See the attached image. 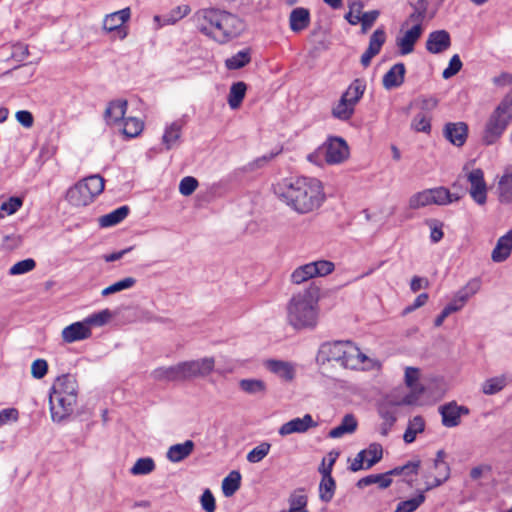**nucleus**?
<instances>
[{
    "mask_svg": "<svg viewBox=\"0 0 512 512\" xmlns=\"http://www.w3.org/2000/svg\"><path fill=\"white\" fill-rule=\"evenodd\" d=\"M155 469V463L152 458H140L130 469L132 475H147Z\"/></svg>",
    "mask_w": 512,
    "mask_h": 512,
    "instance_id": "8fccbe9b",
    "label": "nucleus"
},
{
    "mask_svg": "<svg viewBox=\"0 0 512 512\" xmlns=\"http://www.w3.org/2000/svg\"><path fill=\"white\" fill-rule=\"evenodd\" d=\"M193 363L196 377H205L209 375L215 367V360L213 357H204L193 360Z\"/></svg>",
    "mask_w": 512,
    "mask_h": 512,
    "instance_id": "09e8293b",
    "label": "nucleus"
},
{
    "mask_svg": "<svg viewBox=\"0 0 512 512\" xmlns=\"http://www.w3.org/2000/svg\"><path fill=\"white\" fill-rule=\"evenodd\" d=\"M335 269L333 262L328 260H317L297 267L290 275L293 284L300 285L315 277H324L331 274Z\"/></svg>",
    "mask_w": 512,
    "mask_h": 512,
    "instance_id": "9d476101",
    "label": "nucleus"
},
{
    "mask_svg": "<svg viewBox=\"0 0 512 512\" xmlns=\"http://www.w3.org/2000/svg\"><path fill=\"white\" fill-rule=\"evenodd\" d=\"M366 90V83L363 79H355L351 82L345 92L341 95L354 107L359 103Z\"/></svg>",
    "mask_w": 512,
    "mask_h": 512,
    "instance_id": "c756f323",
    "label": "nucleus"
},
{
    "mask_svg": "<svg viewBox=\"0 0 512 512\" xmlns=\"http://www.w3.org/2000/svg\"><path fill=\"white\" fill-rule=\"evenodd\" d=\"M105 181L99 174L90 175L78 181L66 192V200L74 207L91 204L104 190Z\"/></svg>",
    "mask_w": 512,
    "mask_h": 512,
    "instance_id": "423d86ee",
    "label": "nucleus"
},
{
    "mask_svg": "<svg viewBox=\"0 0 512 512\" xmlns=\"http://www.w3.org/2000/svg\"><path fill=\"white\" fill-rule=\"evenodd\" d=\"M420 370L415 367H406L404 374L405 385L409 388V393L401 398L399 403L411 405H424L427 402L422 399L426 388L419 382Z\"/></svg>",
    "mask_w": 512,
    "mask_h": 512,
    "instance_id": "9b49d317",
    "label": "nucleus"
},
{
    "mask_svg": "<svg viewBox=\"0 0 512 512\" xmlns=\"http://www.w3.org/2000/svg\"><path fill=\"white\" fill-rule=\"evenodd\" d=\"M439 413L442 417V424L445 427L452 428L460 424L461 416L469 414V409L457 405L456 402H450L440 406Z\"/></svg>",
    "mask_w": 512,
    "mask_h": 512,
    "instance_id": "f3484780",
    "label": "nucleus"
},
{
    "mask_svg": "<svg viewBox=\"0 0 512 512\" xmlns=\"http://www.w3.org/2000/svg\"><path fill=\"white\" fill-rule=\"evenodd\" d=\"M251 61L249 50H241L225 60V66L229 70H237L246 66Z\"/></svg>",
    "mask_w": 512,
    "mask_h": 512,
    "instance_id": "c03bdc74",
    "label": "nucleus"
},
{
    "mask_svg": "<svg viewBox=\"0 0 512 512\" xmlns=\"http://www.w3.org/2000/svg\"><path fill=\"white\" fill-rule=\"evenodd\" d=\"M198 187V181L192 176L184 177L179 183V192L183 196H190Z\"/></svg>",
    "mask_w": 512,
    "mask_h": 512,
    "instance_id": "680f3d73",
    "label": "nucleus"
},
{
    "mask_svg": "<svg viewBox=\"0 0 512 512\" xmlns=\"http://www.w3.org/2000/svg\"><path fill=\"white\" fill-rule=\"evenodd\" d=\"M265 367L285 382H292L296 376L297 366L289 361L270 359L265 362Z\"/></svg>",
    "mask_w": 512,
    "mask_h": 512,
    "instance_id": "a211bd4d",
    "label": "nucleus"
},
{
    "mask_svg": "<svg viewBox=\"0 0 512 512\" xmlns=\"http://www.w3.org/2000/svg\"><path fill=\"white\" fill-rule=\"evenodd\" d=\"M512 252V229L501 236L492 250L491 258L496 263L505 261Z\"/></svg>",
    "mask_w": 512,
    "mask_h": 512,
    "instance_id": "b1692460",
    "label": "nucleus"
},
{
    "mask_svg": "<svg viewBox=\"0 0 512 512\" xmlns=\"http://www.w3.org/2000/svg\"><path fill=\"white\" fill-rule=\"evenodd\" d=\"M420 465H421V461L419 459H414V460L409 461L408 463H406L403 466H398V467L393 468L392 470H390V474H392V476L402 475L405 477L410 476V475H415L418 473Z\"/></svg>",
    "mask_w": 512,
    "mask_h": 512,
    "instance_id": "603ef678",
    "label": "nucleus"
},
{
    "mask_svg": "<svg viewBox=\"0 0 512 512\" xmlns=\"http://www.w3.org/2000/svg\"><path fill=\"white\" fill-rule=\"evenodd\" d=\"M335 480L333 477H322L319 484V497L321 501L328 503L332 500L335 493Z\"/></svg>",
    "mask_w": 512,
    "mask_h": 512,
    "instance_id": "49530a36",
    "label": "nucleus"
},
{
    "mask_svg": "<svg viewBox=\"0 0 512 512\" xmlns=\"http://www.w3.org/2000/svg\"><path fill=\"white\" fill-rule=\"evenodd\" d=\"M91 337L92 332L87 329L82 320L71 323L61 331V338L67 344L87 340Z\"/></svg>",
    "mask_w": 512,
    "mask_h": 512,
    "instance_id": "6ab92c4d",
    "label": "nucleus"
},
{
    "mask_svg": "<svg viewBox=\"0 0 512 512\" xmlns=\"http://www.w3.org/2000/svg\"><path fill=\"white\" fill-rule=\"evenodd\" d=\"M445 452L439 450L436 458L431 464V471H427L423 477L425 480V491L436 488L446 482L450 476L449 465L445 462Z\"/></svg>",
    "mask_w": 512,
    "mask_h": 512,
    "instance_id": "ddd939ff",
    "label": "nucleus"
},
{
    "mask_svg": "<svg viewBox=\"0 0 512 512\" xmlns=\"http://www.w3.org/2000/svg\"><path fill=\"white\" fill-rule=\"evenodd\" d=\"M462 68V61L459 55L455 54L451 57L448 67L444 69L442 73V77L444 79H449L456 75Z\"/></svg>",
    "mask_w": 512,
    "mask_h": 512,
    "instance_id": "e2e57ef3",
    "label": "nucleus"
},
{
    "mask_svg": "<svg viewBox=\"0 0 512 512\" xmlns=\"http://www.w3.org/2000/svg\"><path fill=\"white\" fill-rule=\"evenodd\" d=\"M189 5L182 4L173 8L168 14L163 16L164 24H175L190 13Z\"/></svg>",
    "mask_w": 512,
    "mask_h": 512,
    "instance_id": "864d4df0",
    "label": "nucleus"
},
{
    "mask_svg": "<svg viewBox=\"0 0 512 512\" xmlns=\"http://www.w3.org/2000/svg\"><path fill=\"white\" fill-rule=\"evenodd\" d=\"M78 399L76 378L64 374L54 381L49 395V408L54 423H62L74 413Z\"/></svg>",
    "mask_w": 512,
    "mask_h": 512,
    "instance_id": "39448f33",
    "label": "nucleus"
},
{
    "mask_svg": "<svg viewBox=\"0 0 512 512\" xmlns=\"http://www.w3.org/2000/svg\"><path fill=\"white\" fill-rule=\"evenodd\" d=\"M36 263L33 259L28 258L15 263L9 270L10 275H21L33 270Z\"/></svg>",
    "mask_w": 512,
    "mask_h": 512,
    "instance_id": "052dcab7",
    "label": "nucleus"
},
{
    "mask_svg": "<svg viewBox=\"0 0 512 512\" xmlns=\"http://www.w3.org/2000/svg\"><path fill=\"white\" fill-rule=\"evenodd\" d=\"M380 12L378 10H371L365 13H362L360 16V22L362 26V31L366 32L368 29H370L374 22L379 17Z\"/></svg>",
    "mask_w": 512,
    "mask_h": 512,
    "instance_id": "774afa93",
    "label": "nucleus"
},
{
    "mask_svg": "<svg viewBox=\"0 0 512 512\" xmlns=\"http://www.w3.org/2000/svg\"><path fill=\"white\" fill-rule=\"evenodd\" d=\"M130 18V9L124 8L122 10L113 12L107 15L103 21V27L107 31H114L123 26V24Z\"/></svg>",
    "mask_w": 512,
    "mask_h": 512,
    "instance_id": "2f4dec72",
    "label": "nucleus"
},
{
    "mask_svg": "<svg viewBox=\"0 0 512 512\" xmlns=\"http://www.w3.org/2000/svg\"><path fill=\"white\" fill-rule=\"evenodd\" d=\"M114 314L109 309H103L88 315L82 321L88 330L92 332L93 328H100L108 324L113 318Z\"/></svg>",
    "mask_w": 512,
    "mask_h": 512,
    "instance_id": "7c9ffc66",
    "label": "nucleus"
},
{
    "mask_svg": "<svg viewBox=\"0 0 512 512\" xmlns=\"http://www.w3.org/2000/svg\"><path fill=\"white\" fill-rule=\"evenodd\" d=\"M512 122V95H507L488 118L482 140L485 144L495 143Z\"/></svg>",
    "mask_w": 512,
    "mask_h": 512,
    "instance_id": "0eeeda50",
    "label": "nucleus"
},
{
    "mask_svg": "<svg viewBox=\"0 0 512 512\" xmlns=\"http://www.w3.org/2000/svg\"><path fill=\"white\" fill-rule=\"evenodd\" d=\"M450 45V35L445 30H438L430 33L426 41V49L433 54H438L447 50Z\"/></svg>",
    "mask_w": 512,
    "mask_h": 512,
    "instance_id": "412c9836",
    "label": "nucleus"
},
{
    "mask_svg": "<svg viewBox=\"0 0 512 512\" xmlns=\"http://www.w3.org/2000/svg\"><path fill=\"white\" fill-rule=\"evenodd\" d=\"M316 361L319 365L334 361L344 368L361 370L379 366L376 360L369 358L350 341L323 343L318 350Z\"/></svg>",
    "mask_w": 512,
    "mask_h": 512,
    "instance_id": "7ed1b4c3",
    "label": "nucleus"
},
{
    "mask_svg": "<svg viewBox=\"0 0 512 512\" xmlns=\"http://www.w3.org/2000/svg\"><path fill=\"white\" fill-rule=\"evenodd\" d=\"M357 428V421L354 416L347 414L342 419V422L337 427L333 428L329 432V437L337 439L341 438L345 434L353 433Z\"/></svg>",
    "mask_w": 512,
    "mask_h": 512,
    "instance_id": "4c0bfd02",
    "label": "nucleus"
},
{
    "mask_svg": "<svg viewBox=\"0 0 512 512\" xmlns=\"http://www.w3.org/2000/svg\"><path fill=\"white\" fill-rule=\"evenodd\" d=\"M319 289L306 288L294 294L286 307V319L295 330L313 329L319 319Z\"/></svg>",
    "mask_w": 512,
    "mask_h": 512,
    "instance_id": "20e7f679",
    "label": "nucleus"
},
{
    "mask_svg": "<svg viewBox=\"0 0 512 512\" xmlns=\"http://www.w3.org/2000/svg\"><path fill=\"white\" fill-rule=\"evenodd\" d=\"M241 474L238 471H231L222 481V492L225 497H231L240 488Z\"/></svg>",
    "mask_w": 512,
    "mask_h": 512,
    "instance_id": "a19ab883",
    "label": "nucleus"
},
{
    "mask_svg": "<svg viewBox=\"0 0 512 512\" xmlns=\"http://www.w3.org/2000/svg\"><path fill=\"white\" fill-rule=\"evenodd\" d=\"M136 284V279L133 278V277H126L120 281H117L113 284H111L110 286L104 288L102 291H101V295L106 297V296H109L111 294H114V293H117V292H120V291H123V290H126V289H130L132 288L134 285Z\"/></svg>",
    "mask_w": 512,
    "mask_h": 512,
    "instance_id": "de8ad7c7",
    "label": "nucleus"
},
{
    "mask_svg": "<svg viewBox=\"0 0 512 512\" xmlns=\"http://www.w3.org/2000/svg\"><path fill=\"white\" fill-rule=\"evenodd\" d=\"M460 177L466 179L469 183V194L471 198L478 204L484 205L487 201V184L484 179V172L480 168L469 169L464 166Z\"/></svg>",
    "mask_w": 512,
    "mask_h": 512,
    "instance_id": "f8f14e48",
    "label": "nucleus"
},
{
    "mask_svg": "<svg viewBox=\"0 0 512 512\" xmlns=\"http://www.w3.org/2000/svg\"><path fill=\"white\" fill-rule=\"evenodd\" d=\"M310 24L309 10L303 7H297L292 10L289 17L290 29L293 32H301Z\"/></svg>",
    "mask_w": 512,
    "mask_h": 512,
    "instance_id": "bb28decb",
    "label": "nucleus"
},
{
    "mask_svg": "<svg viewBox=\"0 0 512 512\" xmlns=\"http://www.w3.org/2000/svg\"><path fill=\"white\" fill-rule=\"evenodd\" d=\"M144 123L136 117H128L123 120L122 133L128 138H135L141 134Z\"/></svg>",
    "mask_w": 512,
    "mask_h": 512,
    "instance_id": "37998d69",
    "label": "nucleus"
},
{
    "mask_svg": "<svg viewBox=\"0 0 512 512\" xmlns=\"http://www.w3.org/2000/svg\"><path fill=\"white\" fill-rule=\"evenodd\" d=\"M509 381L510 378L505 374L491 377L483 382L482 392L485 395H494L503 390Z\"/></svg>",
    "mask_w": 512,
    "mask_h": 512,
    "instance_id": "f704fd0d",
    "label": "nucleus"
},
{
    "mask_svg": "<svg viewBox=\"0 0 512 512\" xmlns=\"http://www.w3.org/2000/svg\"><path fill=\"white\" fill-rule=\"evenodd\" d=\"M181 381L196 378L193 360L178 363Z\"/></svg>",
    "mask_w": 512,
    "mask_h": 512,
    "instance_id": "338daca9",
    "label": "nucleus"
},
{
    "mask_svg": "<svg viewBox=\"0 0 512 512\" xmlns=\"http://www.w3.org/2000/svg\"><path fill=\"white\" fill-rule=\"evenodd\" d=\"M195 447L192 440H186L183 443L174 444L169 447L166 453L167 459L172 463H178L191 455Z\"/></svg>",
    "mask_w": 512,
    "mask_h": 512,
    "instance_id": "a878e982",
    "label": "nucleus"
},
{
    "mask_svg": "<svg viewBox=\"0 0 512 512\" xmlns=\"http://www.w3.org/2000/svg\"><path fill=\"white\" fill-rule=\"evenodd\" d=\"M363 3L361 1H354L349 5V12L345 15V19L351 24L356 25L360 22L362 15Z\"/></svg>",
    "mask_w": 512,
    "mask_h": 512,
    "instance_id": "bf43d9fd",
    "label": "nucleus"
},
{
    "mask_svg": "<svg viewBox=\"0 0 512 512\" xmlns=\"http://www.w3.org/2000/svg\"><path fill=\"white\" fill-rule=\"evenodd\" d=\"M412 128L417 132L429 133L431 130V117L427 113H417L412 122Z\"/></svg>",
    "mask_w": 512,
    "mask_h": 512,
    "instance_id": "13d9d810",
    "label": "nucleus"
},
{
    "mask_svg": "<svg viewBox=\"0 0 512 512\" xmlns=\"http://www.w3.org/2000/svg\"><path fill=\"white\" fill-rule=\"evenodd\" d=\"M361 455L366 461V469H370L382 459L383 448L378 443H371L366 449L361 450Z\"/></svg>",
    "mask_w": 512,
    "mask_h": 512,
    "instance_id": "79ce46f5",
    "label": "nucleus"
},
{
    "mask_svg": "<svg viewBox=\"0 0 512 512\" xmlns=\"http://www.w3.org/2000/svg\"><path fill=\"white\" fill-rule=\"evenodd\" d=\"M468 127L464 122L448 123L444 135L455 146H462L467 138Z\"/></svg>",
    "mask_w": 512,
    "mask_h": 512,
    "instance_id": "393cba45",
    "label": "nucleus"
},
{
    "mask_svg": "<svg viewBox=\"0 0 512 512\" xmlns=\"http://www.w3.org/2000/svg\"><path fill=\"white\" fill-rule=\"evenodd\" d=\"M498 197L501 203H512V171L506 169L500 177L497 186Z\"/></svg>",
    "mask_w": 512,
    "mask_h": 512,
    "instance_id": "c85d7f7f",
    "label": "nucleus"
},
{
    "mask_svg": "<svg viewBox=\"0 0 512 512\" xmlns=\"http://www.w3.org/2000/svg\"><path fill=\"white\" fill-rule=\"evenodd\" d=\"M246 90L247 85L242 81L232 84L227 98L229 107L231 109L235 110L241 106L242 101L246 95Z\"/></svg>",
    "mask_w": 512,
    "mask_h": 512,
    "instance_id": "c9c22d12",
    "label": "nucleus"
},
{
    "mask_svg": "<svg viewBox=\"0 0 512 512\" xmlns=\"http://www.w3.org/2000/svg\"><path fill=\"white\" fill-rule=\"evenodd\" d=\"M151 377L157 381H181L178 364L168 367L156 368L152 371Z\"/></svg>",
    "mask_w": 512,
    "mask_h": 512,
    "instance_id": "e433bc0d",
    "label": "nucleus"
},
{
    "mask_svg": "<svg viewBox=\"0 0 512 512\" xmlns=\"http://www.w3.org/2000/svg\"><path fill=\"white\" fill-rule=\"evenodd\" d=\"M386 41V33L383 28L376 29L370 37L368 50L371 54H378Z\"/></svg>",
    "mask_w": 512,
    "mask_h": 512,
    "instance_id": "6e6d98bb",
    "label": "nucleus"
},
{
    "mask_svg": "<svg viewBox=\"0 0 512 512\" xmlns=\"http://www.w3.org/2000/svg\"><path fill=\"white\" fill-rule=\"evenodd\" d=\"M424 501V494L419 493L414 498L399 502L394 512H414Z\"/></svg>",
    "mask_w": 512,
    "mask_h": 512,
    "instance_id": "4d7b16f0",
    "label": "nucleus"
},
{
    "mask_svg": "<svg viewBox=\"0 0 512 512\" xmlns=\"http://www.w3.org/2000/svg\"><path fill=\"white\" fill-rule=\"evenodd\" d=\"M200 504L205 512H215L216 501L210 489H205L200 497Z\"/></svg>",
    "mask_w": 512,
    "mask_h": 512,
    "instance_id": "69168bd1",
    "label": "nucleus"
},
{
    "mask_svg": "<svg viewBox=\"0 0 512 512\" xmlns=\"http://www.w3.org/2000/svg\"><path fill=\"white\" fill-rule=\"evenodd\" d=\"M423 27L421 24H413L396 38V45L401 55H408L413 52L414 45L421 37Z\"/></svg>",
    "mask_w": 512,
    "mask_h": 512,
    "instance_id": "dca6fc26",
    "label": "nucleus"
},
{
    "mask_svg": "<svg viewBox=\"0 0 512 512\" xmlns=\"http://www.w3.org/2000/svg\"><path fill=\"white\" fill-rule=\"evenodd\" d=\"M198 32L218 44H226L245 29L244 22L235 14L220 9H201L192 18Z\"/></svg>",
    "mask_w": 512,
    "mask_h": 512,
    "instance_id": "f03ea898",
    "label": "nucleus"
},
{
    "mask_svg": "<svg viewBox=\"0 0 512 512\" xmlns=\"http://www.w3.org/2000/svg\"><path fill=\"white\" fill-rule=\"evenodd\" d=\"M349 157V147L346 141L340 137L329 138L315 152L309 154L307 159L316 164L321 165L323 159L330 165L340 164Z\"/></svg>",
    "mask_w": 512,
    "mask_h": 512,
    "instance_id": "6e6552de",
    "label": "nucleus"
},
{
    "mask_svg": "<svg viewBox=\"0 0 512 512\" xmlns=\"http://www.w3.org/2000/svg\"><path fill=\"white\" fill-rule=\"evenodd\" d=\"M129 213L127 206H121L110 213H107L98 219V223L102 228L112 227L122 222Z\"/></svg>",
    "mask_w": 512,
    "mask_h": 512,
    "instance_id": "72a5a7b5",
    "label": "nucleus"
},
{
    "mask_svg": "<svg viewBox=\"0 0 512 512\" xmlns=\"http://www.w3.org/2000/svg\"><path fill=\"white\" fill-rule=\"evenodd\" d=\"M459 199V196L450 193L447 188L440 186L414 193L409 198L408 206L412 210H417L433 204L439 206L448 205Z\"/></svg>",
    "mask_w": 512,
    "mask_h": 512,
    "instance_id": "1a4fd4ad",
    "label": "nucleus"
},
{
    "mask_svg": "<svg viewBox=\"0 0 512 512\" xmlns=\"http://www.w3.org/2000/svg\"><path fill=\"white\" fill-rule=\"evenodd\" d=\"M182 128L183 124L179 120L171 122L165 126L161 139L165 150H171L180 143Z\"/></svg>",
    "mask_w": 512,
    "mask_h": 512,
    "instance_id": "4be33fe9",
    "label": "nucleus"
},
{
    "mask_svg": "<svg viewBox=\"0 0 512 512\" xmlns=\"http://www.w3.org/2000/svg\"><path fill=\"white\" fill-rule=\"evenodd\" d=\"M270 449V443L262 442L247 454L246 459L250 463H258L268 455Z\"/></svg>",
    "mask_w": 512,
    "mask_h": 512,
    "instance_id": "5fc2aeb1",
    "label": "nucleus"
},
{
    "mask_svg": "<svg viewBox=\"0 0 512 512\" xmlns=\"http://www.w3.org/2000/svg\"><path fill=\"white\" fill-rule=\"evenodd\" d=\"M406 68L403 63L394 64L383 76L382 84L385 89L391 90L400 87L405 78Z\"/></svg>",
    "mask_w": 512,
    "mask_h": 512,
    "instance_id": "5701e85b",
    "label": "nucleus"
},
{
    "mask_svg": "<svg viewBox=\"0 0 512 512\" xmlns=\"http://www.w3.org/2000/svg\"><path fill=\"white\" fill-rule=\"evenodd\" d=\"M273 192L281 202L301 215L317 210L326 199L322 182L314 177L282 179L273 185Z\"/></svg>",
    "mask_w": 512,
    "mask_h": 512,
    "instance_id": "f257e3e1",
    "label": "nucleus"
},
{
    "mask_svg": "<svg viewBox=\"0 0 512 512\" xmlns=\"http://www.w3.org/2000/svg\"><path fill=\"white\" fill-rule=\"evenodd\" d=\"M239 387L247 394L256 395L264 394L266 392V383L260 379H242L239 382Z\"/></svg>",
    "mask_w": 512,
    "mask_h": 512,
    "instance_id": "a18cd8bd",
    "label": "nucleus"
},
{
    "mask_svg": "<svg viewBox=\"0 0 512 512\" xmlns=\"http://www.w3.org/2000/svg\"><path fill=\"white\" fill-rule=\"evenodd\" d=\"M425 429V421L421 416H415L409 420L406 431L403 435V439L406 443H412L415 441L416 436L422 433Z\"/></svg>",
    "mask_w": 512,
    "mask_h": 512,
    "instance_id": "ea45409f",
    "label": "nucleus"
},
{
    "mask_svg": "<svg viewBox=\"0 0 512 512\" xmlns=\"http://www.w3.org/2000/svg\"><path fill=\"white\" fill-rule=\"evenodd\" d=\"M355 107L352 106L347 99L342 96L332 107V116L341 121H347L354 115Z\"/></svg>",
    "mask_w": 512,
    "mask_h": 512,
    "instance_id": "58836bf2",
    "label": "nucleus"
},
{
    "mask_svg": "<svg viewBox=\"0 0 512 512\" xmlns=\"http://www.w3.org/2000/svg\"><path fill=\"white\" fill-rule=\"evenodd\" d=\"M480 289V281L478 279L470 280L464 287L459 289L453 296L452 301L458 304L462 309L466 302L475 295Z\"/></svg>",
    "mask_w": 512,
    "mask_h": 512,
    "instance_id": "cd10ccee",
    "label": "nucleus"
},
{
    "mask_svg": "<svg viewBox=\"0 0 512 512\" xmlns=\"http://www.w3.org/2000/svg\"><path fill=\"white\" fill-rule=\"evenodd\" d=\"M401 398H396L395 396H389L383 403L380 404L378 408V413L381 419L383 420L380 425V433L383 436H387L390 429L394 425L397 420V407L403 405L399 403Z\"/></svg>",
    "mask_w": 512,
    "mask_h": 512,
    "instance_id": "4468645a",
    "label": "nucleus"
},
{
    "mask_svg": "<svg viewBox=\"0 0 512 512\" xmlns=\"http://www.w3.org/2000/svg\"><path fill=\"white\" fill-rule=\"evenodd\" d=\"M23 201L19 197H10L0 204V219L16 213L22 206Z\"/></svg>",
    "mask_w": 512,
    "mask_h": 512,
    "instance_id": "3c124183",
    "label": "nucleus"
},
{
    "mask_svg": "<svg viewBox=\"0 0 512 512\" xmlns=\"http://www.w3.org/2000/svg\"><path fill=\"white\" fill-rule=\"evenodd\" d=\"M415 104L420 109V113H429L433 111L438 105V99L435 97H420L416 100Z\"/></svg>",
    "mask_w": 512,
    "mask_h": 512,
    "instance_id": "0e129e2a",
    "label": "nucleus"
},
{
    "mask_svg": "<svg viewBox=\"0 0 512 512\" xmlns=\"http://www.w3.org/2000/svg\"><path fill=\"white\" fill-rule=\"evenodd\" d=\"M317 426L318 423L314 421L313 417L310 414H305L303 417H296L282 424L278 429V434L282 437L294 433L303 434Z\"/></svg>",
    "mask_w": 512,
    "mask_h": 512,
    "instance_id": "2eb2a0df",
    "label": "nucleus"
},
{
    "mask_svg": "<svg viewBox=\"0 0 512 512\" xmlns=\"http://www.w3.org/2000/svg\"><path fill=\"white\" fill-rule=\"evenodd\" d=\"M392 483V474L387 471L383 474H371L358 480L356 486L360 489L377 484L379 488L385 489Z\"/></svg>",
    "mask_w": 512,
    "mask_h": 512,
    "instance_id": "473e14b6",
    "label": "nucleus"
},
{
    "mask_svg": "<svg viewBox=\"0 0 512 512\" xmlns=\"http://www.w3.org/2000/svg\"><path fill=\"white\" fill-rule=\"evenodd\" d=\"M127 110V101L117 99L109 102L104 112V118L108 125H119L124 120Z\"/></svg>",
    "mask_w": 512,
    "mask_h": 512,
    "instance_id": "aec40b11",
    "label": "nucleus"
}]
</instances>
